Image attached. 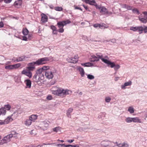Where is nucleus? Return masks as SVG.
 Returning <instances> with one entry per match:
<instances>
[{
	"instance_id": "e433bc0d",
	"label": "nucleus",
	"mask_w": 147,
	"mask_h": 147,
	"mask_svg": "<svg viewBox=\"0 0 147 147\" xmlns=\"http://www.w3.org/2000/svg\"><path fill=\"white\" fill-rule=\"evenodd\" d=\"M49 67L48 66H44L42 67L43 71L48 70L49 69Z\"/></svg>"
},
{
	"instance_id": "13d9d810",
	"label": "nucleus",
	"mask_w": 147,
	"mask_h": 147,
	"mask_svg": "<svg viewBox=\"0 0 147 147\" xmlns=\"http://www.w3.org/2000/svg\"><path fill=\"white\" fill-rule=\"evenodd\" d=\"M82 6L84 7V8L86 9V10H88V7L87 6H86L84 5H83Z\"/></svg>"
},
{
	"instance_id": "aec40b11",
	"label": "nucleus",
	"mask_w": 147,
	"mask_h": 147,
	"mask_svg": "<svg viewBox=\"0 0 147 147\" xmlns=\"http://www.w3.org/2000/svg\"><path fill=\"white\" fill-rule=\"evenodd\" d=\"M24 82L26 83V86L28 88H30L31 87V82L30 80H26Z\"/></svg>"
},
{
	"instance_id": "bf43d9fd",
	"label": "nucleus",
	"mask_w": 147,
	"mask_h": 147,
	"mask_svg": "<svg viewBox=\"0 0 147 147\" xmlns=\"http://www.w3.org/2000/svg\"><path fill=\"white\" fill-rule=\"evenodd\" d=\"M57 30H53V34H57Z\"/></svg>"
},
{
	"instance_id": "864d4df0",
	"label": "nucleus",
	"mask_w": 147,
	"mask_h": 147,
	"mask_svg": "<svg viewBox=\"0 0 147 147\" xmlns=\"http://www.w3.org/2000/svg\"><path fill=\"white\" fill-rule=\"evenodd\" d=\"M11 0H4V2L7 3H10L11 2Z\"/></svg>"
},
{
	"instance_id": "f8f14e48",
	"label": "nucleus",
	"mask_w": 147,
	"mask_h": 147,
	"mask_svg": "<svg viewBox=\"0 0 147 147\" xmlns=\"http://www.w3.org/2000/svg\"><path fill=\"white\" fill-rule=\"evenodd\" d=\"M13 134H11L4 137L3 139L5 142L7 143L10 142V138L13 137Z\"/></svg>"
},
{
	"instance_id": "680f3d73",
	"label": "nucleus",
	"mask_w": 147,
	"mask_h": 147,
	"mask_svg": "<svg viewBox=\"0 0 147 147\" xmlns=\"http://www.w3.org/2000/svg\"><path fill=\"white\" fill-rule=\"evenodd\" d=\"M3 121L0 120V125H3Z\"/></svg>"
},
{
	"instance_id": "5701e85b",
	"label": "nucleus",
	"mask_w": 147,
	"mask_h": 147,
	"mask_svg": "<svg viewBox=\"0 0 147 147\" xmlns=\"http://www.w3.org/2000/svg\"><path fill=\"white\" fill-rule=\"evenodd\" d=\"M73 111V109L72 108H69L67 111V115L68 117L71 118V113Z\"/></svg>"
},
{
	"instance_id": "4d7b16f0",
	"label": "nucleus",
	"mask_w": 147,
	"mask_h": 147,
	"mask_svg": "<svg viewBox=\"0 0 147 147\" xmlns=\"http://www.w3.org/2000/svg\"><path fill=\"white\" fill-rule=\"evenodd\" d=\"M74 141V140H67V142L69 143H71L72 142Z\"/></svg>"
},
{
	"instance_id": "a18cd8bd",
	"label": "nucleus",
	"mask_w": 147,
	"mask_h": 147,
	"mask_svg": "<svg viewBox=\"0 0 147 147\" xmlns=\"http://www.w3.org/2000/svg\"><path fill=\"white\" fill-rule=\"evenodd\" d=\"M142 33L143 31H144V33H146L147 32V26H144V28L142 27Z\"/></svg>"
},
{
	"instance_id": "5fc2aeb1",
	"label": "nucleus",
	"mask_w": 147,
	"mask_h": 147,
	"mask_svg": "<svg viewBox=\"0 0 147 147\" xmlns=\"http://www.w3.org/2000/svg\"><path fill=\"white\" fill-rule=\"evenodd\" d=\"M22 40L24 41H27V38L26 36H23L22 37Z\"/></svg>"
},
{
	"instance_id": "423d86ee",
	"label": "nucleus",
	"mask_w": 147,
	"mask_h": 147,
	"mask_svg": "<svg viewBox=\"0 0 147 147\" xmlns=\"http://www.w3.org/2000/svg\"><path fill=\"white\" fill-rule=\"evenodd\" d=\"M78 55H75L74 58L68 57L67 59L68 61L70 63H75L78 61Z\"/></svg>"
},
{
	"instance_id": "4be33fe9",
	"label": "nucleus",
	"mask_w": 147,
	"mask_h": 147,
	"mask_svg": "<svg viewBox=\"0 0 147 147\" xmlns=\"http://www.w3.org/2000/svg\"><path fill=\"white\" fill-rule=\"evenodd\" d=\"M81 65L85 67H87L92 66L93 65V64L90 62L86 63H81Z\"/></svg>"
},
{
	"instance_id": "473e14b6",
	"label": "nucleus",
	"mask_w": 147,
	"mask_h": 147,
	"mask_svg": "<svg viewBox=\"0 0 147 147\" xmlns=\"http://www.w3.org/2000/svg\"><path fill=\"white\" fill-rule=\"evenodd\" d=\"M5 68L6 69H13V65H8L6 66Z\"/></svg>"
},
{
	"instance_id": "393cba45",
	"label": "nucleus",
	"mask_w": 147,
	"mask_h": 147,
	"mask_svg": "<svg viewBox=\"0 0 147 147\" xmlns=\"http://www.w3.org/2000/svg\"><path fill=\"white\" fill-rule=\"evenodd\" d=\"M122 7L127 9L128 10H130L132 9V7L129 6L127 5L124 4L122 6Z\"/></svg>"
},
{
	"instance_id": "09e8293b",
	"label": "nucleus",
	"mask_w": 147,
	"mask_h": 147,
	"mask_svg": "<svg viewBox=\"0 0 147 147\" xmlns=\"http://www.w3.org/2000/svg\"><path fill=\"white\" fill-rule=\"evenodd\" d=\"M51 29H52L53 31H55L57 30V28L54 26H51Z\"/></svg>"
},
{
	"instance_id": "20e7f679",
	"label": "nucleus",
	"mask_w": 147,
	"mask_h": 147,
	"mask_svg": "<svg viewBox=\"0 0 147 147\" xmlns=\"http://www.w3.org/2000/svg\"><path fill=\"white\" fill-rule=\"evenodd\" d=\"M101 59L102 61L103 59H105L103 58L102 55H99L98 54H96V56L92 55L91 56L90 61L91 62L98 61Z\"/></svg>"
},
{
	"instance_id": "8fccbe9b",
	"label": "nucleus",
	"mask_w": 147,
	"mask_h": 147,
	"mask_svg": "<svg viewBox=\"0 0 147 147\" xmlns=\"http://www.w3.org/2000/svg\"><path fill=\"white\" fill-rule=\"evenodd\" d=\"M6 144L3 139L0 140V145H3V144Z\"/></svg>"
},
{
	"instance_id": "f704fd0d",
	"label": "nucleus",
	"mask_w": 147,
	"mask_h": 147,
	"mask_svg": "<svg viewBox=\"0 0 147 147\" xmlns=\"http://www.w3.org/2000/svg\"><path fill=\"white\" fill-rule=\"evenodd\" d=\"M128 111L131 113H132L134 112V108L132 107H130L128 108Z\"/></svg>"
},
{
	"instance_id": "58836bf2",
	"label": "nucleus",
	"mask_w": 147,
	"mask_h": 147,
	"mask_svg": "<svg viewBox=\"0 0 147 147\" xmlns=\"http://www.w3.org/2000/svg\"><path fill=\"white\" fill-rule=\"evenodd\" d=\"M53 130L55 132H57L59 131H60V128L59 127H57L54 128L53 129Z\"/></svg>"
},
{
	"instance_id": "412c9836",
	"label": "nucleus",
	"mask_w": 147,
	"mask_h": 147,
	"mask_svg": "<svg viewBox=\"0 0 147 147\" xmlns=\"http://www.w3.org/2000/svg\"><path fill=\"white\" fill-rule=\"evenodd\" d=\"M32 123V121L29 118L27 119L24 121V124L26 126H29L31 125Z\"/></svg>"
},
{
	"instance_id": "ea45409f",
	"label": "nucleus",
	"mask_w": 147,
	"mask_h": 147,
	"mask_svg": "<svg viewBox=\"0 0 147 147\" xmlns=\"http://www.w3.org/2000/svg\"><path fill=\"white\" fill-rule=\"evenodd\" d=\"M87 78L90 80H92L94 78V76L90 74H88L87 75Z\"/></svg>"
},
{
	"instance_id": "3c124183",
	"label": "nucleus",
	"mask_w": 147,
	"mask_h": 147,
	"mask_svg": "<svg viewBox=\"0 0 147 147\" xmlns=\"http://www.w3.org/2000/svg\"><path fill=\"white\" fill-rule=\"evenodd\" d=\"M47 98V99L49 100H51L52 99V97L51 96V95H48Z\"/></svg>"
},
{
	"instance_id": "a878e982",
	"label": "nucleus",
	"mask_w": 147,
	"mask_h": 147,
	"mask_svg": "<svg viewBox=\"0 0 147 147\" xmlns=\"http://www.w3.org/2000/svg\"><path fill=\"white\" fill-rule=\"evenodd\" d=\"M22 32L23 34L24 35L26 36L28 34L29 31L28 29L26 28H23Z\"/></svg>"
},
{
	"instance_id": "c756f323",
	"label": "nucleus",
	"mask_w": 147,
	"mask_h": 147,
	"mask_svg": "<svg viewBox=\"0 0 147 147\" xmlns=\"http://www.w3.org/2000/svg\"><path fill=\"white\" fill-rule=\"evenodd\" d=\"M117 146L119 147H128V145L125 144H117Z\"/></svg>"
},
{
	"instance_id": "b1692460",
	"label": "nucleus",
	"mask_w": 147,
	"mask_h": 147,
	"mask_svg": "<svg viewBox=\"0 0 147 147\" xmlns=\"http://www.w3.org/2000/svg\"><path fill=\"white\" fill-rule=\"evenodd\" d=\"M132 122L135 123H141V121L140 119H139L138 117L132 118Z\"/></svg>"
},
{
	"instance_id": "39448f33",
	"label": "nucleus",
	"mask_w": 147,
	"mask_h": 147,
	"mask_svg": "<svg viewBox=\"0 0 147 147\" xmlns=\"http://www.w3.org/2000/svg\"><path fill=\"white\" fill-rule=\"evenodd\" d=\"M31 71V70L27 69H24L22 71L21 74H22L27 76L29 78H31L32 76V73Z\"/></svg>"
},
{
	"instance_id": "6ab92c4d",
	"label": "nucleus",
	"mask_w": 147,
	"mask_h": 147,
	"mask_svg": "<svg viewBox=\"0 0 147 147\" xmlns=\"http://www.w3.org/2000/svg\"><path fill=\"white\" fill-rule=\"evenodd\" d=\"M14 5L16 7L20 8L21 6V2L19 1H16L14 2Z\"/></svg>"
},
{
	"instance_id": "72a5a7b5",
	"label": "nucleus",
	"mask_w": 147,
	"mask_h": 147,
	"mask_svg": "<svg viewBox=\"0 0 147 147\" xmlns=\"http://www.w3.org/2000/svg\"><path fill=\"white\" fill-rule=\"evenodd\" d=\"M4 108L7 110H9L11 108V106L9 105H5Z\"/></svg>"
},
{
	"instance_id": "cd10ccee",
	"label": "nucleus",
	"mask_w": 147,
	"mask_h": 147,
	"mask_svg": "<svg viewBox=\"0 0 147 147\" xmlns=\"http://www.w3.org/2000/svg\"><path fill=\"white\" fill-rule=\"evenodd\" d=\"M6 111L4 108H1L0 109V114L5 115Z\"/></svg>"
},
{
	"instance_id": "de8ad7c7",
	"label": "nucleus",
	"mask_w": 147,
	"mask_h": 147,
	"mask_svg": "<svg viewBox=\"0 0 147 147\" xmlns=\"http://www.w3.org/2000/svg\"><path fill=\"white\" fill-rule=\"evenodd\" d=\"M74 8L75 9H79L82 11V10L81 8L78 7L76 5H74Z\"/></svg>"
},
{
	"instance_id": "37998d69",
	"label": "nucleus",
	"mask_w": 147,
	"mask_h": 147,
	"mask_svg": "<svg viewBox=\"0 0 147 147\" xmlns=\"http://www.w3.org/2000/svg\"><path fill=\"white\" fill-rule=\"evenodd\" d=\"M132 11L134 13H136L138 14H139V11L136 8H135L132 9Z\"/></svg>"
},
{
	"instance_id": "f03ea898",
	"label": "nucleus",
	"mask_w": 147,
	"mask_h": 147,
	"mask_svg": "<svg viewBox=\"0 0 147 147\" xmlns=\"http://www.w3.org/2000/svg\"><path fill=\"white\" fill-rule=\"evenodd\" d=\"M49 60V58L47 57L39 59L36 61L28 63L27 65L28 67H26V68L32 71H33L35 69V65H39L45 64Z\"/></svg>"
},
{
	"instance_id": "774afa93",
	"label": "nucleus",
	"mask_w": 147,
	"mask_h": 147,
	"mask_svg": "<svg viewBox=\"0 0 147 147\" xmlns=\"http://www.w3.org/2000/svg\"><path fill=\"white\" fill-rule=\"evenodd\" d=\"M25 147H29V146H26Z\"/></svg>"
},
{
	"instance_id": "1a4fd4ad",
	"label": "nucleus",
	"mask_w": 147,
	"mask_h": 147,
	"mask_svg": "<svg viewBox=\"0 0 147 147\" xmlns=\"http://www.w3.org/2000/svg\"><path fill=\"white\" fill-rule=\"evenodd\" d=\"M93 26L95 28H97L98 27L99 28L102 29L107 28L108 27L105 24L103 23H102L101 24H93Z\"/></svg>"
},
{
	"instance_id": "4468645a",
	"label": "nucleus",
	"mask_w": 147,
	"mask_h": 147,
	"mask_svg": "<svg viewBox=\"0 0 147 147\" xmlns=\"http://www.w3.org/2000/svg\"><path fill=\"white\" fill-rule=\"evenodd\" d=\"M86 3L89 4L90 5H94L95 6L96 8L98 7V6L95 2L94 0H88V1Z\"/></svg>"
},
{
	"instance_id": "0e129e2a",
	"label": "nucleus",
	"mask_w": 147,
	"mask_h": 147,
	"mask_svg": "<svg viewBox=\"0 0 147 147\" xmlns=\"http://www.w3.org/2000/svg\"><path fill=\"white\" fill-rule=\"evenodd\" d=\"M58 141H60L61 142H64V141L63 140H58Z\"/></svg>"
},
{
	"instance_id": "4c0bfd02",
	"label": "nucleus",
	"mask_w": 147,
	"mask_h": 147,
	"mask_svg": "<svg viewBox=\"0 0 147 147\" xmlns=\"http://www.w3.org/2000/svg\"><path fill=\"white\" fill-rule=\"evenodd\" d=\"M25 58L23 57H19L16 60V61L17 62L20 61H23V59Z\"/></svg>"
},
{
	"instance_id": "9d476101",
	"label": "nucleus",
	"mask_w": 147,
	"mask_h": 147,
	"mask_svg": "<svg viewBox=\"0 0 147 147\" xmlns=\"http://www.w3.org/2000/svg\"><path fill=\"white\" fill-rule=\"evenodd\" d=\"M45 76L48 79H51L53 77V72L51 71H45Z\"/></svg>"
},
{
	"instance_id": "6e6552de",
	"label": "nucleus",
	"mask_w": 147,
	"mask_h": 147,
	"mask_svg": "<svg viewBox=\"0 0 147 147\" xmlns=\"http://www.w3.org/2000/svg\"><path fill=\"white\" fill-rule=\"evenodd\" d=\"M96 9H99L100 12L102 14H105L108 13L107 9L104 7L98 5Z\"/></svg>"
},
{
	"instance_id": "e2e57ef3",
	"label": "nucleus",
	"mask_w": 147,
	"mask_h": 147,
	"mask_svg": "<svg viewBox=\"0 0 147 147\" xmlns=\"http://www.w3.org/2000/svg\"><path fill=\"white\" fill-rule=\"evenodd\" d=\"M119 78V77H116V78H115V81H117L118 79Z\"/></svg>"
},
{
	"instance_id": "603ef678",
	"label": "nucleus",
	"mask_w": 147,
	"mask_h": 147,
	"mask_svg": "<svg viewBox=\"0 0 147 147\" xmlns=\"http://www.w3.org/2000/svg\"><path fill=\"white\" fill-rule=\"evenodd\" d=\"M4 24L3 22L1 21L0 22V28H2L3 27Z\"/></svg>"
},
{
	"instance_id": "79ce46f5",
	"label": "nucleus",
	"mask_w": 147,
	"mask_h": 147,
	"mask_svg": "<svg viewBox=\"0 0 147 147\" xmlns=\"http://www.w3.org/2000/svg\"><path fill=\"white\" fill-rule=\"evenodd\" d=\"M58 145H61V146H64L65 147H69V146H71L72 147H76V146L75 145H65L64 144H59Z\"/></svg>"
},
{
	"instance_id": "0eeeda50",
	"label": "nucleus",
	"mask_w": 147,
	"mask_h": 147,
	"mask_svg": "<svg viewBox=\"0 0 147 147\" xmlns=\"http://www.w3.org/2000/svg\"><path fill=\"white\" fill-rule=\"evenodd\" d=\"M130 30L134 32L138 31L140 34L142 33V26L131 27L130 28Z\"/></svg>"
},
{
	"instance_id": "9b49d317",
	"label": "nucleus",
	"mask_w": 147,
	"mask_h": 147,
	"mask_svg": "<svg viewBox=\"0 0 147 147\" xmlns=\"http://www.w3.org/2000/svg\"><path fill=\"white\" fill-rule=\"evenodd\" d=\"M102 61L104 62L105 63L107 64L108 65V66L110 67L111 68H113L115 65V64L113 62H111L110 61L105 59H102Z\"/></svg>"
},
{
	"instance_id": "a211bd4d",
	"label": "nucleus",
	"mask_w": 147,
	"mask_h": 147,
	"mask_svg": "<svg viewBox=\"0 0 147 147\" xmlns=\"http://www.w3.org/2000/svg\"><path fill=\"white\" fill-rule=\"evenodd\" d=\"M131 84V81H129L128 82H125L124 83V84L121 85V88L122 89H125V87L130 86Z\"/></svg>"
},
{
	"instance_id": "f257e3e1",
	"label": "nucleus",
	"mask_w": 147,
	"mask_h": 147,
	"mask_svg": "<svg viewBox=\"0 0 147 147\" xmlns=\"http://www.w3.org/2000/svg\"><path fill=\"white\" fill-rule=\"evenodd\" d=\"M52 91L53 94L62 98L65 97L67 95H70L72 93V91L70 90L67 89H64L56 87L52 88Z\"/></svg>"
},
{
	"instance_id": "2f4dec72",
	"label": "nucleus",
	"mask_w": 147,
	"mask_h": 147,
	"mask_svg": "<svg viewBox=\"0 0 147 147\" xmlns=\"http://www.w3.org/2000/svg\"><path fill=\"white\" fill-rule=\"evenodd\" d=\"M43 71V70H42V68H41L38 69L36 70V73L37 74H40L42 73Z\"/></svg>"
},
{
	"instance_id": "338daca9",
	"label": "nucleus",
	"mask_w": 147,
	"mask_h": 147,
	"mask_svg": "<svg viewBox=\"0 0 147 147\" xmlns=\"http://www.w3.org/2000/svg\"><path fill=\"white\" fill-rule=\"evenodd\" d=\"M87 11H90V10L88 9V10H86Z\"/></svg>"
},
{
	"instance_id": "a19ab883",
	"label": "nucleus",
	"mask_w": 147,
	"mask_h": 147,
	"mask_svg": "<svg viewBox=\"0 0 147 147\" xmlns=\"http://www.w3.org/2000/svg\"><path fill=\"white\" fill-rule=\"evenodd\" d=\"M140 21L144 23H146L147 22V20L146 19H145L144 18H142L140 19Z\"/></svg>"
},
{
	"instance_id": "c03bdc74",
	"label": "nucleus",
	"mask_w": 147,
	"mask_h": 147,
	"mask_svg": "<svg viewBox=\"0 0 147 147\" xmlns=\"http://www.w3.org/2000/svg\"><path fill=\"white\" fill-rule=\"evenodd\" d=\"M111 98L109 96L106 97L105 98V101L107 102H109L111 101Z\"/></svg>"
},
{
	"instance_id": "052dcab7",
	"label": "nucleus",
	"mask_w": 147,
	"mask_h": 147,
	"mask_svg": "<svg viewBox=\"0 0 147 147\" xmlns=\"http://www.w3.org/2000/svg\"><path fill=\"white\" fill-rule=\"evenodd\" d=\"M50 8L51 9H54L53 6V5H51L49 6Z\"/></svg>"
},
{
	"instance_id": "dca6fc26",
	"label": "nucleus",
	"mask_w": 147,
	"mask_h": 147,
	"mask_svg": "<svg viewBox=\"0 0 147 147\" xmlns=\"http://www.w3.org/2000/svg\"><path fill=\"white\" fill-rule=\"evenodd\" d=\"M13 120L11 117H8L4 121H3V125L8 123L10 121H12Z\"/></svg>"
},
{
	"instance_id": "2eb2a0df",
	"label": "nucleus",
	"mask_w": 147,
	"mask_h": 147,
	"mask_svg": "<svg viewBox=\"0 0 147 147\" xmlns=\"http://www.w3.org/2000/svg\"><path fill=\"white\" fill-rule=\"evenodd\" d=\"M77 69L80 72L81 76L82 77H83L84 76L85 73L83 68L80 67L78 66Z\"/></svg>"
},
{
	"instance_id": "ddd939ff",
	"label": "nucleus",
	"mask_w": 147,
	"mask_h": 147,
	"mask_svg": "<svg viewBox=\"0 0 147 147\" xmlns=\"http://www.w3.org/2000/svg\"><path fill=\"white\" fill-rule=\"evenodd\" d=\"M41 21L43 23H45L47 22L48 17L45 14L42 13L41 14Z\"/></svg>"
},
{
	"instance_id": "6e6d98bb",
	"label": "nucleus",
	"mask_w": 147,
	"mask_h": 147,
	"mask_svg": "<svg viewBox=\"0 0 147 147\" xmlns=\"http://www.w3.org/2000/svg\"><path fill=\"white\" fill-rule=\"evenodd\" d=\"M142 13L145 16V17L147 16V11H146L143 12Z\"/></svg>"
},
{
	"instance_id": "bb28decb",
	"label": "nucleus",
	"mask_w": 147,
	"mask_h": 147,
	"mask_svg": "<svg viewBox=\"0 0 147 147\" xmlns=\"http://www.w3.org/2000/svg\"><path fill=\"white\" fill-rule=\"evenodd\" d=\"M43 129H47V128L48 127L49 125V124L46 121H44L43 123Z\"/></svg>"
},
{
	"instance_id": "7c9ffc66",
	"label": "nucleus",
	"mask_w": 147,
	"mask_h": 147,
	"mask_svg": "<svg viewBox=\"0 0 147 147\" xmlns=\"http://www.w3.org/2000/svg\"><path fill=\"white\" fill-rule=\"evenodd\" d=\"M21 65L20 63H17L14 65H13V69H16L20 67Z\"/></svg>"
},
{
	"instance_id": "c85d7f7f",
	"label": "nucleus",
	"mask_w": 147,
	"mask_h": 147,
	"mask_svg": "<svg viewBox=\"0 0 147 147\" xmlns=\"http://www.w3.org/2000/svg\"><path fill=\"white\" fill-rule=\"evenodd\" d=\"M55 10L58 11H61L63 10V8L62 7H61L57 6L54 8Z\"/></svg>"
},
{
	"instance_id": "7ed1b4c3",
	"label": "nucleus",
	"mask_w": 147,
	"mask_h": 147,
	"mask_svg": "<svg viewBox=\"0 0 147 147\" xmlns=\"http://www.w3.org/2000/svg\"><path fill=\"white\" fill-rule=\"evenodd\" d=\"M70 21L69 20L58 22L57 25L59 29L58 31L60 33L63 32L64 31V29L63 28V26L67 24H70Z\"/></svg>"
},
{
	"instance_id": "69168bd1",
	"label": "nucleus",
	"mask_w": 147,
	"mask_h": 147,
	"mask_svg": "<svg viewBox=\"0 0 147 147\" xmlns=\"http://www.w3.org/2000/svg\"><path fill=\"white\" fill-rule=\"evenodd\" d=\"M8 63H10V62H7V63H6V64H6V65H7V64H8Z\"/></svg>"
},
{
	"instance_id": "f3484780",
	"label": "nucleus",
	"mask_w": 147,
	"mask_h": 147,
	"mask_svg": "<svg viewBox=\"0 0 147 147\" xmlns=\"http://www.w3.org/2000/svg\"><path fill=\"white\" fill-rule=\"evenodd\" d=\"M38 117V116L36 115H32L30 116H29V118L32 121H34L36 120Z\"/></svg>"
},
{
	"instance_id": "c9c22d12",
	"label": "nucleus",
	"mask_w": 147,
	"mask_h": 147,
	"mask_svg": "<svg viewBox=\"0 0 147 147\" xmlns=\"http://www.w3.org/2000/svg\"><path fill=\"white\" fill-rule=\"evenodd\" d=\"M125 121L127 123H131L132 122V118L127 117Z\"/></svg>"
},
{
	"instance_id": "49530a36",
	"label": "nucleus",
	"mask_w": 147,
	"mask_h": 147,
	"mask_svg": "<svg viewBox=\"0 0 147 147\" xmlns=\"http://www.w3.org/2000/svg\"><path fill=\"white\" fill-rule=\"evenodd\" d=\"M114 67V69L115 70H117V69H118L120 68V66L118 65H116L115 64V65Z\"/></svg>"
}]
</instances>
